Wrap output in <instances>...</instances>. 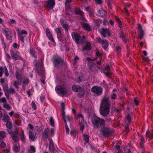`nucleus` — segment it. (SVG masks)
<instances>
[{
	"mask_svg": "<svg viewBox=\"0 0 153 153\" xmlns=\"http://www.w3.org/2000/svg\"><path fill=\"white\" fill-rule=\"evenodd\" d=\"M100 108V114L105 117L110 112V104L108 99L105 98L101 102Z\"/></svg>",
	"mask_w": 153,
	"mask_h": 153,
	"instance_id": "1",
	"label": "nucleus"
},
{
	"mask_svg": "<svg viewBox=\"0 0 153 153\" xmlns=\"http://www.w3.org/2000/svg\"><path fill=\"white\" fill-rule=\"evenodd\" d=\"M91 122L94 128L95 129L105 126V120L96 116H94L92 117Z\"/></svg>",
	"mask_w": 153,
	"mask_h": 153,
	"instance_id": "2",
	"label": "nucleus"
},
{
	"mask_svg": "<svg viewBox=\"0 0 153 153\" xmlns=\"http://www.w3.org/2000/svg\"><path fill=\"white\" fill-rule=\"evenodd\" d=\"M55 90L59 95L62 97L67 96L71 93L70 89L65 86L57 85Z\"/></svg>",
	"mask_w": 153,
	"mask_h": 153,
	"instance_id": "3",
	"label": "nucleus"
},
{
	"mask_svg": "<svg viewBox=\"0 0 153 153\" xmlns=\"http://www.w3.org/2000/svg\"><path fill=\"white\" fill-rule=\"evenodd\" d=\"M101 134L105 137L112 136L114 133L113 129L105 126L102 127L100 130Z\"/></svg>",
	"mask_w": 153,
	"mask_h": 153,
	"instance_id": "4",
	"label": "nucleus"
},
{
	"mask_svg": "<svg viewBox=\"0 0 153 153\" xmlns=\"http://www.w3.org/2000/svg\"><path fill=\"white\" fill-rule=\"evenodd\" d=\"M73 39L74 40L76 43L78 45V46L79 47V45L84 42L85 36H82V37L78 33L73 32L71 34Z\"/></svg>",
	"mask_w": 153,
	"mask_h": 153,
	"instance_id": "5",
	"label": "nucleus"
},
{
	"mask_svg": "<svg viewBox=\"0 0 153 153\" xmlns=\"http://www.w3.org/2000/svg\"><path fill=\"white\" fill-rule=\"evenodd\" d=\"M73 91L75 92H79L77 94L79 97L81 98L83 97L85 95V93L83 89L81 87H80L77 85H74L72 86Z\"/></svg>",
	"mask_w": 153,
	"mask_h": 153,
	"instance_id": "6",
	"label": "nucleus"
},
{
	"mask_svg": "<svg viewBox=\"0 0 153 153\" xmlns=\"http://www.w3.org/2000/svg\"><path fill=\"white\" fill-rule=\"evenodd\" d=\"M91 91L94 95L98 96L102 94L103 90L101 87L94 86L91 88Z\"/></svg>",
	"mask_w": 153,
	"mask_h": 153,
	"instance_id": "7",
	"label": "nucleus"
},
{
	"mask_svg": "<svg viewBox=\"0 0 153 153\" xmlns=\"http://www.w3.org/2000/svg\"><path fill=\"white\" fill-rule=\"evenodd\" d=\"M3 30L5 33V37L7 39L11 40L13 38V34L11 29L7 28L3 29Z\"/></svg>",
	"mask_w": 153,
	"mask_h": 153,
	"instance_id": "8",
	"label": "nucleus"
},
{
	"mask_svg": "<svg viewBox=\"0 0 153 153\" xmlns=\"http://www.w3.org/2000/svg\"><path fill=\"white\" fill-rule=\"evenodd\" d=\"M97 41L99 43L101 44L102 48L105 49L106 50L108 45V42L106 40H103L100 38H97Z\"/></svg>",
	"mask_w": 153,
	"mask_h": 153,
	"instance_id": "9",
	"label": "nucleus"
},
{
	"mask_svg": "<svg viewBox=\"0 0 153 153\" xmlns=\"http://www.w3.org/2000/svg\"><path fill=\"white\" fill-rule=\"evenodd\" d=\"M18 36L20 40L22 42H24V38L27 34V31L25 30H22L18 33Z\"/></svg>",
	"mask_w": 153,
	"mask_h": 153,
	"instance_id": "10",
	"label": "nucleus"
},
{
	"mask_svg": "<svg viewBox=\"0 0 153 153\" xmlns=\"http://www.w3.org/2000/svg\"><path fill=\"white\" fill-rule=\"evenodd\" d=\"M53 61L54 65L56 66L62 65L63 64V61L60 57L58 56L57 58H53Z\"/></svg>",
	"mask_w": 153,
	"mask_h": 153,
	"instance_id": "11",
	"label": "nucleus"
},
{
	"mask_svg": "<svg viewBox=\"0 0 153 153\" xmlns=\"http://www.w3.org/2000/svg\"><path fill=\"white\" fill-rule=\"evenodd\" d=\"M55 4L54 0H48L46 3L47 7L51 10L52 9Z\"/></svg>",
	"mask_w": 153,
	"mask_h": 153,
	"instance_id": "12",
	"label": "nucleus"
},
{
	"mask_svg": "<svg viewBox=\"0 0 153 153\" xmlns=\"http://www.w3.org/2000/svg\"><path fill=\"white\" fill-rule=\"evenodd\" d=\"M10 53L14 61H16L18 60L22 59V57H21L20 56L18 55L16 53H14L13 51H10Z\"/></svg>",
	"mask_w": 153,
	"mask_h": 153,
	"instance_id": "13",
	"label": "nucleus"
},
{
	"mask_svg": "<svg viewBox=\"0 0 153 153\" xmlns=\"http://www.w3.org/2000/svg\"><path fill=\"white\" fill-rule=\"evenodd\" d=\"M100 32L101 34L104 37H106L107 35H109V30L107 28H102L100 30Z\"/></svg>",
	"mask_w": 153,
	"mask_h": 153,
	"instance_id": "14",
	"label": "nucleus"
},
{
	"mask_svg": "<svg viewBox=\"0 0 153 153\" xmlns=\"http://www.w3.org/2000/svg\"><path fill=\"white\" fill-rule=\"evenodd\" d=\"M138 38L142 39L144 33L142 29V26L141 24H139L138 26Z\"/></svg>",
	"mask_w": 153,
	"mask_h": 153,
	"instance_id": "15",
	"label": "nucleus"
},
{
	"mask_svg": "<svg viewBox=\"0 0 153 153\" xmlns=\"http://www.w3.org/2000/svg\"><path fill=\"white\" fill-rule=\"evenodd\" d=\"M46 33L49 39L54 43H55V42L53 38V36L49 29H46Z\"/></svg>",
	"mask_w": 153,
	"mask_h": 153,
	"instance_id": "16",
	"label": "nucleus"
},
{
	"mask_svg": "<svg viewBox=\"0 0 153 153\" xmlns=\"http://www.w3.org/2000/svg\"><path fill=\"white\" fill-rule=\"evenodd\" d=\"M91 49V43L88 42H85V46L82 47L81 50L82 51H83L85 50H90Z\"/></svg>",
	"mask_w": 153,
	"mask_h": 153,
	"instance_id": "17",
	"label": "nucleus"
},
{
	"mask_svg": "<svg viewBox=\"0 0 153 153\" xmlns=\"http://www.w3.org/2000/svg\"><path fill=\"white\" fill-rule=\"evenodd\" d=\"M55 31L57 33V37L58 38L60 39L62 37L61 28L60 27H58L55 29Z\"/></svg>",
	"mask_w": 153,
	"mask_h": 153,
	"instance_id": "18",
	"label": "nucleus"
},
{
	"mask_svg": "<svg viewBox=\"0 0 153 153\" xmlns=\"http://www.w3.org/2000/svg\"><path fill=\"white\" fill-rule=\"evenodd\" d=\"M50 141L49 145V148L50 151L51 152L54 153V145L53 141L50 138L48 139Z\"/></svg>",
	"mask_w": 153,
	"mask_h": 153,
	"instance_id": "19",
	"label": "nucleus"
},
{
	"mask_svg": "<svg viewBox=\"0 0 153 153\" xmlns=\"http://www.w3.org/2000/svg\"><path fill=\"white\" fill-rule=\"evenodd\" d=\"M82 27L86 30L89 31L91 30V28L89 25L86 23H81Z\"/></svg>",
	"mask_w": 153,
	"mask_h": 153,
	"instance_id": "20",
	"label": "nucleus"
},
{
	"mask_svg": "<svg viewBox=\"0 0 153 153\" xmlns=\"http://www.w3.org/2000/svg\"><path fill=\"white\" fill-rule=\"evenodd\" d=\"M111 69L109 65L106 66L105 68V73L107 76H108L109 74H111Z\"/></svg>",
	"mask_w": 153,
	"mask_h": 153,
	"instance_id": "21",
	"label": "nucleus"
},
{
	"mask_svg": "<svg viewBox=\"0 0 153 153\" xmlns=\"http://www.w3.org/2000/svg\"><path fill=\"white\" fill-rule=\"evenodd\" d=\"M29 139L32 140V141H33L36 138L34 134H33L31 131H29Z\"/></svg>",
	"mask_w": 153,
	"mask_h": 153,
	"instance_id": "22",
	"label": "nucleus"
},
{
	"mask_svg": "<svg viewBox=\"0 0 153 153\" xmlns=\"http://www.w3.org/2000/svg\"><path fill=\"white\" fill-rule=\"evenodd\" d=\"M13 150L16 152H18L20 150V146L19 143H16L14 145Z\"/></svg>",
	"mask_w": 153,
	"mask_h": 153,
	"instance_id": "23",
	"label": "nucleus"
},
{
	"mask_svg": "<svg viewBox=\"0 0 153 153\" xmlns=\"http://www.w3.org/2000/svg\"><path fill=\"white\" fill-rule=\"evenodd\" d=\"M27 151L28 153H35L36 152V149L33 146H30Z\"/></svg>",
	"mask_w": 153,
	"mask_h": 153,
	"instance_id": "24",
	"label": "nucleus"
},
{
	"mask_svg": "<svg viewBox=\"0 0 153 153\" xmlns=\"http://www.w3.org/2000/svg\"><path fill=\"white\" fill-rule=\"evenodd\" d=\"M16 78L18 81H19L22 79V76L20 71L18 70L16 71Z\"/></svg>",
	"mask_w": 153,
	"mask_h": 153,
	"instance_id": "25",
	"label": "nucleus"
},
{
	"mask_svg": "<svg viewBox=\"0 0 153 153\" xmlns=\"http://www.w3.org/2000/svg\"><path fill=\"white\" fill-rule=\"evenodd\" d=\"M60 22L65 30L68 32V25L63 20H61Z\"/></svg>",
	"mask_w": 153,
	"mask_h": 153,
	"instance_id": "26",
	"label": "nucleus"
},
{
	"mask_svg": "<svg viewBox=\"0 0 153 153\" xmlns=\"http://www.w3.org/2000/svg\"><path fill=\"white\" fill-rule=\"evenodd\" d=\"M98 13L100 16H104L106 14V12L102 9L98 10Z\"/></svg>",
	"mask_w": 153,
	"mask_h": 153,
	"instance_id": "27",
	"label": "nucleus"
},
{
	"mask_svg": "<svg viewBox=\"0 0 153 153\" xmlns=\"http://www.w3.org/2000/svg\"><path fill=\"white\" fill-rule=\"evenodd\" d=\"M86 124V123L84 120L81 121L79 123L80 126V130L81 131H83L84 128Z\"/></svg>",
	"mask_w": 153,
	"mask_h": 153,
	"instance_id": "28",
	"label": "nucleus"
},
{
	"mask_svg": "<svg viewBox=\"0 0 153 153\" xmlns=\"http://www.w3.org/2000/svg\"><path fill=\"white\" fill-rule=\"evenodd\" d=\"M146 136L149 140L153 138V133L152 132H146Z\"/></svg>",
	"mask_w": 153,
	"mask_h": 153,
	"instance_id": "29",
	"label": "nucleus"
},
{
	"mask_svg": "<svg viewBox=\"0 0 153 153\" xmlns=\"http://www.w3.org/2000/svg\"><path fill=\"white\" fill-rule=\"evenodd\" d=\"M75 119H79V118H81V121H82L84 120V117L81 114H78L77 116L76 115V114H75L74 116Z\"/></svg>",
	"mask_w": 153,
	"mask_h": 153,
	"instance_id": "30",
	"label": "nucleus"
},
{
	"mask_svg": "<svg viewBox=\"0 0 153 153\" xmlns=\"http://www.w3.org/2000/svg\"><path fill=\"white\" fill-rule=\"evenodd\" d=\"M48 134L49 130L48 129H45L43 133L42 136L43 137L48 139Z\"/></svg>",
	"mask_w": 153,
	"mask_h": 153,
	"instance_id": "31",
	"label": "nucleus"
},
{
	"mask_svg": "<svg viewBox=\"0 0 153 153\" xmlns=\"http://www.w3.org/2000/svg\"><path fill=\"white\" fill-rule=\"evenodd\" d=\"M74 11L76 14H80L81 16L83 15V12L81 11L79 8H75Z\"/></svg>",
	"mask_w": 153,
	"mask_h": 153,
	"instance_id": "32",
	"label": "nucleus"
},
{
	"mask_svg": "<svg viewBox=\"0 0 153 153\" xmlns=\"http://www.w3.org/2000/svg\"><path fill=\"white\" fill-rule=\"evenodd\" d=\"M20 82H19V81H15L13 84L14 86L15 87V88H19V85Z\"/></svg>",
	"mask_w": 153,
	"mask_h": 153,
	"instance_id": "33",
	"label": "nucleus"
},
{
	"mask_svg": "<svg viewBox=\"0 0 153 153\" xmlns=\"http://www.w3.org/2000/svg\"><path fill=\"white\" fill-rule=\"evenodd\" d=\"M140 139L141 140L140 142V145H142L145 142V139L143 136H141L140 137Z\"/></svg>",
	"mask_w": 153,
	"mask_h": 153,
	"instance_id": "34",
	"label": "nucleus"
},
{
	"mask_svg": "<svg viewBox=\"0 0 153 153\" xmlns=\"http://www.w3.org/2000/svg\"><path fill=\"white\" fill-rule=\"evenodd\" d=\"M84 139L86 143H88L89 141V137L88 135L85 134L84 135Z\"/></svg>",
	"mask_w": 153,
	"mask_h": 153,
	"instance_id": "35",
	"label": "nucleus"
},
{
	"mask_svg": "<svg viewBox=\"0 0 153 153\" xmlns=\"http://www.w3.org/2000/svg\"><path fill=\"white\" fill-rule=\"evenodd\" d=\"M11 136L14 141L17 142L19 140V138L17 136H16L14 134H13Z\"/></svg>",
	"mask_w": 153,
	"mask_h": 153,
	"instance_id": "36",
	"label": "nucleus"
},
{
	"mask_svg": "<svg viewBox=\"0 0 153 153\" xmlns=\"http://www.w3.org/2000/svg\"><path fill=\"white\" fill-rule=\"evenodd\" d=\"M30 53L32 56L36 58V56L35 54V51L33 48L31 49Z\"/></svg>",
	"mask_w": 153,
	"mask_h": 153,
	"instance_id": "37",
	"label": "nucleus"
},
{
	"mask_svg": "<svg viewBox=\"0 0 153 153\" xmlns=\"http://www.w3.org/2000/svg\"><path fill=\"white\" fill-rule=\"evenodd\" d=\"M120 37L122 39V40L124 42H126V39L125 38L124 35L122 33H120Z\"/></svg>",
	"mask_w": 153,
	"mask_h": 153,
	"instance_id": "38",
	"label": "nucleus"
},
{
	"mask_svg": "<svg viewBox=\"0 0 153 153\" xmlns=\"http://www.w3.org/2000/svg\"><path fill=\"white\" fill-rule=\"evenodd\" d=\"M49 121L51 125L52 126H53L54 125V122L53 119L52 117H50Z\"/></svg>",
	"mask_w": 153,
	"mask_h": 153,
	"instance_id": "39",
	"label": "nucleus"
},
{
	"mask_svg": "<svg viewBox=\"0 0 153 153\" xmlns=\"http://www.w3.org/2000/svg\"><path fill=\"white\" fill-rule=\"evenodd\" d=\"M3 120L4 121L8 122L9 120V117L8 116L5 115L4 116Z\"/></svg>",
	"mask_w": 153,
	"mask_h": 153,
	"instance_id": "40",
	"label": "nucleus"
},
{
	"mask_svg": "<svg viewBox=\"0 0 153 153\" xmlns=\"http://www.w3.org/2000/svg\"><path fill=\"white\" fill-rule=\"evenodd\" d=\"M32 107L34 110H36V105L34 101H33L31 102Z\"/></svg>",
	"mask_w": 153,
	"mask_h": 153,
	"instance_id": "41",
	"label": "nucleus"
},
{
	"mask_svg": "<svg viewBox=\"0 0 153 153\" xmlns=\"http://www.w3.org/2000/svg\"><path fill=\"white\" fill-rule=\"evenodd\" d=\"M7 127L9 129H10L12 128V123L10 122H7L6 123Z\"/></svg>",
	"mask_w": 153,
	"mask_h": 153,
	"instance_id": "42",
	"label": "nucleus"
},
{
	"mask_svg": "<svg viewBox=\"0 0 153 153\" xmlns=\"http://www.w3.org/2000/svg\"><path fill=\"white\" fill-rule=\"evenodd\" d=\"M3 107L4 108L7 110H10L11 108V107L7 103L4 104L3 105Z\"/></svg>",
	"mask_w": 153,
	"mask_h": 153,
	"instance_id": "43",
	"label": "nucleus"
},
{
	"mask_svg": "<svg viewBox=\"0 0 153 153\" xmlns=\"http://www.w3.org/2000/svg\"><path fill=\"white\" fill-rule=\"evenodd\" d=\"M62 114V117L63 118L64 120H66V118H65L66 115H65V109H62V111H61Z\"/></svg>",
	"mask_w": 153,
	"mask_h": 153,
	"instance_id": "44",
	"label": "nucleus"
},
{
	"mask_svg": "<svg viewBox=\"0 0 153 153\" xmlns=\"http://www.w3.org/2000/svg\"><path fill=\"white\" fill-rule=\"evenodd\" d=\"M4 70L5 76L6 77H7L9 75L6 66H4Z\"/></svg>",
	"mask_w": 153,
	"mask_h": 153,
	"instance_id": "45",
	"label": "nucleus"
},
{
	"mask_svg": "<svg viewBox=\"0 0 153 153\" xmlns=\"http://www.w3.org/2000/svg\"><path fill=\"white\" fill-rule=\"evenodd\" d=\"M4 70V68L3 67H0V77L2 76L3 72Z\"/></svg>",
	"mask_w": 153,
	"mask_h": 153,
	"instance_id": "46",
	"label": "nucleus"
},
{
	"mask_svg": "<svg viewBox=\"0 0 153 153\" xmlns=\"http://www.w3.org/2000/svg\"><path fill=\"white\" fill-rule=\"evenodd\" d=\"M0 136L3 137H5L6 136V134L5 132L1 131L0 132Z\"/></svg>",
	"mask_w": 153,
	"mask_h": 153,
	"instance_id": "47",
	"label": "nucleus"
},
{
	"mask_svg": "<svg viewBox=\"0 0 153 153\" xmlns=\"http://www.w3.org/2000/svg\"><path fill=\"white\" fill-rule=\"evenodd\" d=\"M7 92L9 93H10L12 94H13L15 93V90L13 88H10L8 90Z\"/></svg>",
	"mask_w": 153,
	"mask_h": 153,
	"instance_id": "48",
	"label": "nucleus"
},
{
	"mask_svg": "<svg viewBox=\"0 0 153 153\" xmlns=\"http://www.w3.org/2000/svg\"><path fill=\"white\" fill-rule=\"evenodd\" d=\"M126 118L128 121V123L130 124V121L131 120V117L130 116L129 114H127L126 116Z\"/></svg>",
	"mask_w": 153,
	"mask_h": 153,
	"instance_id": "49",
	"label": "nucleus"
},
{
	"mask_svg": "<svg viewBox=\"0 0 153 153\" xmlns=\"http://www.w3.org/2000/svg\"><path fill=\"white\" fill-rule=\"evenodd\" d=\"M115 18L116 20L117 21V23L119 24V25L120 26L121 25V21L119 19L117 16L115 17Z\"/></svg>",
	"mask_w": 153,
	"mask_h": 153,
	"instance_id": "50",
	"label": "nucleus"
},
{
	"mask_svg": "<svg viewBox=\"0 0 153 153\" xmlns=\"http://www.w3.org/2000/svg\"><path fill=\"white\" fill-rule=\"evenodd\" d=\"M0 145L2 148H5L6 146L5 143L4 142H1V143Z\"/></svg>",
	"mask_w": 153,
	"mask_h": 153,
	"instance_id": "51",
	"label": "nucleus"
},
{
	"mask_svg": "<svg viewBox=\"0 0 153 153\" xmlns=\"http://www.w3.org/2000/svg\"><path fill=\"white\" fill-rule=\"evenodd\" d=\"M143 61L147 62H149L150 61L148 57H143Z\"/></svg>",
	"mask_w": 153,
	"mask_h": 153,
	"instance_id": "52",
	"label": "nucleus"
},
{
	"mask_svg": "<svg viewBox=\"0 0 153 153\" xmlns=\"http://www.w3.org/2000/svg\"><path fill=\"white\" fill-rule=\"evenodd\" d=\"M65 118H66V120H64V121L65 122V123L66 124L67 123V121H69L70 122V116L69 115H67L66 116Z\"/></svg>",
	"mask_w": 153,
	"mask_h": 153,
	"instance_id": "53",
	"label": "nucleus"
},
{
	"mask_svg": "<svg viewBox=\"0 0 153 153\" xmlns=\"http://www.w3.org/2000/svg\"><path fill=\"white\" fill-rule=\"evenodd\" d=\"M124 12L127 15H129V13L128 12V10L126 8H125L124 9Z\"/></svg>",
	"mask_w": 153,
	"mask_h": 153,
	"instance_id": "54",
	"label": "nucleus"
},
{
	"mask_svg": "<svg viewBox=\"0 0 153 153\" xmlns=\"http://www.w3.org/2000/svg\"><path fill=\"white\" fill-rule=\"evenodd\" d=\"M65 130L67 134H68L69 133V129L68 125L67 123L65 124Z\"/></svg>",
	"mask_w": 153,
	"mask_h": 153,
	"instance_id": "55",
	"label": "nucleus"
},
{
	"mask_svg": "<svg viewBox=\"0 0 153 153\" xmlns=\"http://www.w3.org/2000/svg\"><path fill=\"white\" fill-rule=\"evenodd\" d=\"M18 133H19V131H18V129L16 128V129L15 130L14 132L11 135H12L13 134H14V135H15L16 136H17L18 134Z\"/></svg>",
	"mask_w": 153,
	"mask_h": 153,
	"instance_id": "56",
	"label": "nucleus"
},
{
	"mask_svg": "<svg viewBox=\"0 0 153 153\" xmlns=\"http://www.w3.org/2000/svg\"><path fill=\"white\" fill-rule=\"evenodd\" d=\"M117 96V95L115 93H113L112 94L111 96V98L112 99L115 100Z\"/></svg>",
	"mask_w": 153,
	"mask_h": 153,
	"instance_id": "57",
	"label": "nucleus"
},
{
	"mask_svg": "<svg viewBox=\"0 0 153 153\" xmlns=\"http://www.w3.org/2000/svg\"><path fill=\"white\" fill-rule=\"evenodd\" d=\"M0 102L2 103H5L7 102L5 97H3L0 100Z\"/></svg>",
	"mask_w": 153,
	"mask_h": 153,
	"instance_id": "58",
	"label": "nucleus"
},
{
	"mask_svg": "<svg viewBox=\"0 0 153 153\" xmlns=\"http://www.w3.org/2000/svg\"><path fill=\"white\" fill-rule=\"evenodd\" d=\"M72 0H66L65 2V4L66 6L69 5V3L71 2Z\"/></svg>",
	"mask_w": 153,
	"mask_h": 153,
	"instance_id": "59",
	"label": "nucleus"
},
{
	"mask_svg": "<svg viewBox=\"0 0 153 153\" xmlns=\"http://www.w3.org/2000/svg\"><path fill=\"white\" fill-rule=\"evenodd\" d=\"M21 140L22 141H24L25 140V137L24 134H21Z\"/></svg>",
	"mask_w": 153,
	"mask_h": 153,
	"instance_id": "60",
	"label": "nucleus"
},
{
	"mask_svg": "<svg viewBox=\"0 0 153 153\" xmlns=\"http://www.w3.org/2000/svg\"><path fill=\"white\" fill-rule=\"evenodd\" d=\"M96 2V3L99 4H101L102 3V0H94Z\"/></svg>",
	"mask_w": 153,
	"mask_h": 153,
	"instance_id": "61",
	"label": "nucleus"
},
{
	"mask_svg": "<svg viewBox=\"0 0 153 153\" xmlns=\"http://www.w3.org/2000/svg\"><path fill=\"white\" fill-rule=\"evenodd\" d=\"M8 88L7 85V84H5L3 86V90L5 91Z\"/></svg>",
	"mask_w": 153,
	"mask_h": 153,
	"instance_id": "62",
	"label": "nucleus"
},
{
	"mask_svg": "<svg viewBox=\"0 0 153 153\" xmlns=\"http://www.w3.org/2000/svg\"><path fill=\"white\" fill-rule=\"evenodd\" d=\"M134 102L135 103L136 105H138L139 104V101L138 100H137V99L136 98H135L134 99Z\"/></svg>",
	"mask_w": 153,
	"mask_h": 153,
	"instance_id": "63",
	"label": "nucleus"
},
{
	"mask_svg": "<svg viewBox=\"0 0 153 153\" xmlns=\"http://www.w3.org/2000/svg\"><path fill=\"white\" fill-rule=\"evenodd\" d=\"M124 151L125 153H130V150L129 149L125 148Z\"/></svg>",
	"mask_w": 153,
	"mask_h": 153,
	"instance_id": "64",
	"label": "nucleus"
}]
</instances>
